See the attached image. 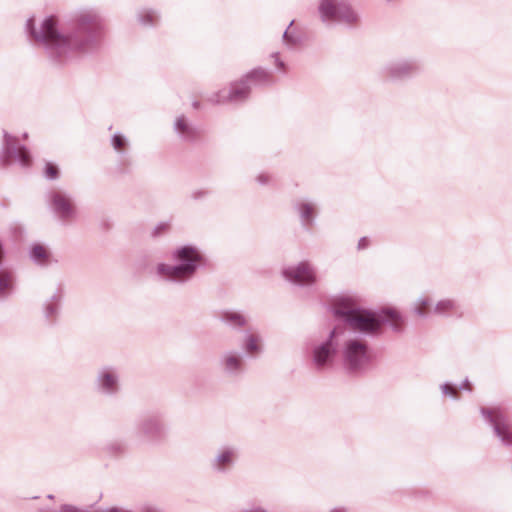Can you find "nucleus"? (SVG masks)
<instances>
[{
    "label": "nucleus",
    "instance_id": "f3484780",
    "mask_svg": "<svg viewBox=\"0 0 512 512\" xmlns=\"http://www.w3.org/2000/svg\"><path fill=\"white\" fill-rule=\"evenodd\" d=\"M242 348L249 355L260 353L262 351L261 337L255 333H247Z\"/></svg>",
    "mask_w": 512,
    "mask_h": 512
},
{
    "label": "nucleus",
    "instance_id": "6e6552de",
    "mask_svg": "<svg viewBox=\"0 0 512 512\" xmlns=\"http://www.w3.org/2000/svg\"><path fill=\"white\" fill-rule=\"evenodd\" d=\"M12 159L17 161L22 167H28L31 163V157L27 148L25 146L18 145L17 138L5 132L3 161L8 163Z\"/></svg>",
    "mask_w": 512,
    "mask_h": 512
},
{
    "label": "nucleus",
    "instance_id": "f257e3e1",
    "mask_svg": "<svg viewBox=\"0 0 512 512\" xmlns=\"http://www.w3.org/2000/svg\"><path fill=\"white\" fill-rule=\"evenodd\" d=\"M26 29L44 47L50 58L63 62L94 51L102 34L103 23L98 13L87 9L80 11L67 29L53 15L46 17L38 30L34 27V19H28Z\"/></svg>",
    "mask_w": 512,
    "mask_h": 512
},
{
    "label": "nucleus",
    "instance_id": "20e7f679",
    "mask_svg": "<svg viewBox=\"0 0 512 512\" xmlns=\"http://www.w3.org/2000/svg\"><path fill=\"white\" fill-rule=\"evenodd\" d=\"M341 357L344 367L350 372L364 370L372 360L366 341L355 337H350L343 341Z\"/></svg>",
    "mask_w": 512,
    "mask_h": 512
},
{
    "label": "nucleus",
    "instance_id": "a211bd4d",
    "mask_svg": "<svg viewBox=\"0 0 512 512\" xmlns=\"http://www.w3.org/2000/svg\"><path fill=\"white\" fill-rule=\"evenodd\" d=\"M176 132L185 140H193L197 137V131L191 127L184 116H180L175 121Z\"/></svg>",
    "mask_w": 512,
    "mask_h": 512
},
{
    "label": "nucleus",
    "instance_id": "72a5a7b5",
    "mask_svg": "<svg viewBox=\"0 0 512 512\" xmlns=\"http://www.w3.org/2000/svg\"><path fill=\"white\" fill-rule=\"evenodd\" d=\"M272 57L275 58V64L276 66L279 68V69H284L285 68V64L284 62H282L279 58V53H273L272 54Z\"/></svg>",
    "mask_w": 512,
    "mask_h": 512
},
{
    "label": "nucleus",
    "instance_id": "ddd939ff",
    "mask_svg": "<svg viewBox=\"0 0 512 512\" xmlns=\"http://www.w3.org/2000/svg\"><path fill=\"white\" fill-rule=\"evenodd\" d=\"M96 385L104 394H115L119 388V375L115 369L104 367L98 372Z\"/></svg>",
    "mask_w": 512,
    "mask_h": 512
},
{
    "label": "nucleus",
    "instance_id": "c85d7f7f",
    "mask_svg": "<svg viewBox=\"0 0 512 512\" xmlns=\"http://www.w3.org/2000/svg\"><path fill=\"white\" fill-rule=\"evenodd\" d=\"M441 390L443 392V394L445 395H450L452 397H456L457 396V391L458 389L455 387V386H452L448 383H444L441 385Z\"/></svg>",
    "mask_w": 512,
    "mask_h": 512
},
{
    "label": "nucleus",
    "instance_id": "7c9ffc66",
    "mask_svg": "<svg viewBox=\"0 0 512 512\" xmlns=\"http://www.w3.org/2000/svg\"><path fill=\"white\" fill-rule=\"evenodd\" d=\"M210 194L208 189H196L192 191L191 198L194 200L202 199Z\"/></svg>",
    "mask_w": 512,
    "mask_h": 512
},
{
    "label": "nucleus",
    "instance_id": "aec40b11",
    "mask_svg": "<svg viewBox=\"0 0 512 512\" xmlns=\"http://www.w3.org/2000/svg\"><path fill=\"white\" fill-rule=\"evenodd\" d=\"M220 319L232 327H243L247 324L246 317L236 311H225L221 314Z\"/></svg>",
    "mask_w": 512,
    "mask_h": 512
},
{
    "label": "nucleus",
    "instance_id": "5701e85b",
    "mask_svg": "<svg viewBox=\"0 0 512 512\" xmlns=\"http://www.w3.org/2000/svg\"><path fill=\"white\" fill-rule=\"evenodd\" d=\"M458 308L459 305L454 300L444 299L435 305L433 312L438 315H448L450 313L456 312Z\"/></svg>",
    "mask_w": 512,
    "mask_h": 512
},
{
    "label": "nucleus",
    "instance_id": "c756f323",
    "mask_svg": "<svg viewBox=\"0 0 512 512\" xmlns=\"http://www.w3.org/2000/svg\"><path fill=\"white\" fill-rule=\"evenodd\" d=\"M59 512H93V511L87 510V509H81L79 507H76V506L70 505V504H64L60 507Z\"/></svg>",
    "mask_w": 512,
    "mask_h": 512
},
{
    "label": "nucleus",
    "instance_id": "4c0bfd02",
    "mask_svg": "<svg viewBox=\"0 0 512 512\" xmlns=\"http://www.w3.org/2000/svg\"><path fill=\"white\" fill-rule=\"evenodd\" d=\"M331 512H346V509L343 507H340V508L333 509Z\"/></svg>",
    "mask_w": 512,
    "mask_h": 512
},
{
    "label": "nucleus",
    "instance_id": "c9c22d12",
    "mask_svg": "<svg viewBox=\"0 0 512 512\" xmlns=\"http://www.w3.org/2000/svg\"><path fill=\"white\" fill-rule=\"evenodd\" d=\"M368 246V239L366 237H362L358 242V248L364 249Z\"/></svg>",
    "mask_w": 512,
    "mask_h": 512
},
{
    "label": "nucleus",
    "instance_id": "9d476101",
    "mask_svg": "<svg viewBox=\"0 0 512 512\" xmlns=\"http://www.w3.org/2000/svg\"><path fill=\"white\" fill-rule=\"evenodd\" d=\"M250 93V86L245 78L233 83L230 89H223L210 98L212 103H240L246 100Z\"/></svg>",
    "mask_w": 512,
    "mask_h": 512
},
{
    "label": "nucleus",
    "instance_id": "a878e982",
    "mask_svg": "<svg viewBox=\"0 0 512 512\" xmlns=\"http://www.w3.org/2000/svg\"><path fill=\"white\" fill-rule=\"evenodd\" d=\"M430 305V300L428 298H419L414 305V313L419 317H426L427 313L425 308Z\"/></svg>",
    "mask_w": 512,
    "mask_h": 512
},
{
    "label": "nucleus",
    "instance_id": "cd10ccee",
    "mask_svg": "<svg viewBox=\"0 0 512 512\" xmlns=\"http://www.w3.org/2000/svg\"><path fill=\"white\" fill-rule=\"evenodd\" d=\"M125 145V139L120 134H114L112 137V146L115 150L120 151Z\"/></svg>",
    "mask_w": 512,
    "mask_h": 512
},
{
    "label": "nucleus",
    "instance_id": "dca6fc26",
    "mask_svg": "<svg viewBox=\"0 0 512 512\" xmlns=\"http://www.w3.org/2000/svg\"><path fill=\"white\" fill-rule=\"evenodd\" d=\"M237 452L233 447H224L211 462V466L214 470L222 472L228 467L232 466L236 460Z\"/></svg>",
    "mask_w": 512,
    "mask_h": 512
},
{
    "label": "nucleus",
    "instance_id": "9b49d317",
    "mask_svg": "<svg viewBox=\"0 0 512 512\" xmlns=\"http://www.w3.org/2000/svg\"><path fill=\"white\" fill-rule=\"evenodd\" d=\"M283 275L288 281L302 286L311 285L316 281L315 269L308 262L284 269Z\"/></svg>",
    "mask_w": 512,
    "mask_h": 512
},
{
    "label": "nucleus",
    "instance_id": "2f4dec72",
    "mask_svg": "<svg viewBox=\"0 0 512 512\" xmlns=\"http://www.w3.org/2000/svg\"><path fill=\"white\" fill-rule=\"evenodd\" d=\"M283 39L287 45H295L297 43L296 37L289 33L288 29H286L283 33Z\"/></svg>",
    "mask_w": 512,
    "mask_h": 512
},
{
    "label": "nucleus",
    "instance_id": "1a4fd4ad",
    "mask_svg": "<svg viewBox=\"0 0 512 512\" xmlns=\"http://www.w3.org/2000/svg\"><path fill=\"white\" fill-rule=\"evenodd\" d=\"M49 201L54 213L63 221H69L77 216L76 207L69 195L61 191H52Z\"/></svg>",
    "mask_w": 512,
    "mask_h": 512
},
{
    "label": "nucleus",
    "instance_id": "4be33fe9",
    "mask_svg": "<svg viewBox=\"0 0 512 512\" xmlns=\"http://www.w3.org/2000/svg\"><path fill=\"white\" fill-rule=\"evenodd\" d=\"M297 209L305 225H309L313 222V213L315 210L314 204L306 201H302L297 204Z\"/></svg>",
    "mask_w": 512,
    "mask_h": 512
},
{
    "label": "nucleus",
    "instance_id": "0eeeda50",
    "mask_svg": "<svg viewBox=\"0 0 512 512\" xmlns=\"http://www.w3.org/2000/svg\"><path fill=\"white\" fill-rule=\"evenodd\" d=\"M482 415L492 425L495 435L507 446L512 445V424L501 408L481 409Z\"/></svg>",
    "mask_w": 512,
    "mask_h": 512
},
{
    "label": "nucleus",
    "instance_id": "f8f14e48",
    "mask_svg": "<svg viewBox=\"0 0 512 512\" xmlns=\"http://www.w3.org/2000/svg\"><path fill=\"white\" fill-rule=\"evenodd\" d=\"M418 63L412 60H401L388 64L385 67V74L393 80L404 79L418 72Z\"/></svg>",
    "mask_w": 512,
    "mask_h": 512
},
{
    "label": "nucleus",
    "instance_id": "473e14b6",
    "mask_svg": "<svg viewBox=\"0 0 512 512\" xmlns=\"http://www.w3.org/2000/svg\"><path fill=\"white\" fill-rule=\"evenodd\" d=\"M242 512H269L261 506L253 505L244 509Z\"/></svg>",
    "mask_w": 512,
    "mask_h": 512
},
{
    "label": "nucleus",
    "instance_id": "58836bf2",
    "mask_svg": "<svg viewBox=\"0 0 512 512\" xmlns=\"http://www.w3.org/2000/svg\"><path fill=\"white\" fill-rule=\"evenodd\" d=\"M27 137H28V134H27V133H24V134H23V138H24V139H27Z\"/></svg>",
    "mask_w": 512,
    "mask_h": 512
},
{
    "label": "nucleus",
    "instance_id": "393cba45",
    "mask_svg": "<svg viewBox=\"0 0 512 512\" xmlns=\"http://www.w3.org/2000/svg\"><path fill=\"white\" fill-rule=\"evenodd\" d=\"M52 300V302L46 303L44 308L45 317L49 320L53 319L59 310L58 298L54 296Z\"/></svg>",
    "mask_w": 512,
    "mask_h": 512
},
{
    "label": "nucleus",
    "instance_id": "bb28decb",
    "mask_svg": "<svg viewBox=\"0 0 512 512\" xmlns=\"http://www.w3.org/2000/svg\"><path fill=\"white\" fill-rule=\"evenodd\" d=\"M45 176L47 179H56L58 177V169L51 163L46 164Z\"/></svg>",
    "mask_w": 512,
    "mask_h": 512
},
{
    "label": "nucleus",
    "instance_id": "b1692460",
    "mask_svg": "<svg viewBox=\"0 0 512 512\" xmlns=\"http://www.w3.org/2000/svg\"><path fill=\"white\" fill-rule=\"evenodd\" d=\"M158 15L153 10H142L138 14V19L143 25H152L156 22Z\"/></svg>",
    "mask_w": 512,
    "mask_h": 512
},
{
    "label": "nucleus",
    "instance_id": "412c9836",
    "mask_svg": "<svg viewBox=\"0 0 512 512\" xmlns=\"http://www.w3.org/2000/svg\"><path fill=\"white\" fill-rule=\"evenodd\" d=\"M244 78L248 83L266 84L271 82V74L263 68L254 69Z\"/></svg>",
    "mask_w": 512,
    "mask_h": 512
},
{
    "label": "nucleus",
    "instance_id": "7ed1b4c3",
    "mask_svg": "<svg viewBox=\"0 0 512 512\" xmlns=\"http://www.w3.org/2000/svg\"><path fill=\"white\" fill-rule=\"evenodd\" d=\"M173 257L178 262L176 265L159 264L157 271L164 278L176 282L190 279L202 259L198 250L192 246L177 249Z\"/></svg>",
    "mask_w": 512,
    "mask_h": 512
},
{
    "label": "nucleus",
    "instance_id": "f03ea898",
    "mask_svg": "<svg viewBox=\"0 0 512 512\" xmlns=\"http://www.w3.org/2000/svg\"><path fill=\"white\" fill-rule=\"evenodd\" d=\"M333 314L346 323L351 330L369 335L377 333L385 321L390 320L394 330H399L402 322L401 315L394 309L384 310L383 314L386 318H382L369 311L357 309L346 302L337 303L333 308Z\"/></svg>",
    "mask_w": 512,
    "mask_h": 512
},
{
    "label": "nucleus",
    "instance_id": "2eb2a0df",
    "mask_svg": "<svg viewBox=\"0 0 512 512\" xmlns=\"http://www.w3.org/2000/svg\"><path fill=\"white\" fill-rule=\"evenodd\" d=\"M139 433L148 440H157L164 435V427L157 417L149 416L139 424Z\"/></svg>",
    "mask_w": 512,
    "mask_h": 512
},
{
    "label": "nucleus",
    "instance_id": "f704fd0d",
    "mask_svg": "<svg viewBox=\"0 0 512 512\" xmlns=\"http://www.w3.org/2000/svg\"><path fill=\"white\" fill-rule=\"evenodd\" d=\"M257 181L262 185L267 184L269 182V176L262 173L257 177Z\"/></svg>",
    "mask_w": 512,
    "mask_h": 512
},
{
    "label": "nucleus",
    "instance_id": "4468645a",
    "mask_svg": "<svg viewBox=\"0 0 512 512\" xmlns=\"http://www.w3.org/2000/svg\"><path fill=\"white\" fill-rule=\"evenodd\" d=\"M220 366L229 376L240 375L244 370V360L240 353L234 350L224 352L219 359Z\"/></svg>",
    "mask_w": 512,
    "mask_h": 512
},
{
    "label": "nucleus",
    "instance_id": "e433bc0d",
    "mask_svg": "<svg viewBox=\"0 0 512 512\" xmlns=\"http://www.w3.org/2000/svg\"><path fill=\"white\" fill-rule=\"evenodd\" d=\"M459 388L460 389H468V390H470V383H469L468 379H466Z\"/></svg>",
    "mask_w": 512,
    "mask_h": 512
},
{
    "label": "nucleus",
    "instance_id": "423d86ee",
    "mask_svg": "<svg viewBox=\"0 0 512 512\" xmlns=\"http://www.w3.org/2000/svg\"><path fill=\"white\" fill-rule=\"evenodd\" d=\"M339 330L330 331L326 340L314 345L312 349V363L317 371H323L332 366L337 347L339 345Z\"/></svg>",
    "mask_w": 512,
    "mask_h": 512
},
{
    "label": "nucleus",
    "instance_id": "39448f33",
    "mask_svg": "<svg viewBox=\"0 0 512 512\" xmlns=\"http://www.w3.org/2000/svg\"><path fill=\"white\" fill-rule=\"evenodd\" d=\"M322 22H342L349 25L359 20L357 11L348 0H321L318 6Z\"/></svg>",
    "mask_w": 512,
    "mask_h": 512
},
{
    "label": "nucleus",
    "instance_id": "6ab92c4d",
    "mask_svg": "<svg viewBox=\"0 0 512 512\" xmlns=\"http://www.w3.org/2000/svg\"><path fill=\"white\" fill-rule=\"evenodd\" d=\"M29 256L34 263L46 265L49 262L50 254L45 246L36 243L32 245Z\"/></svg>",
    "mask_w": 512,
    "mask_h": 512
}]
</instances>
